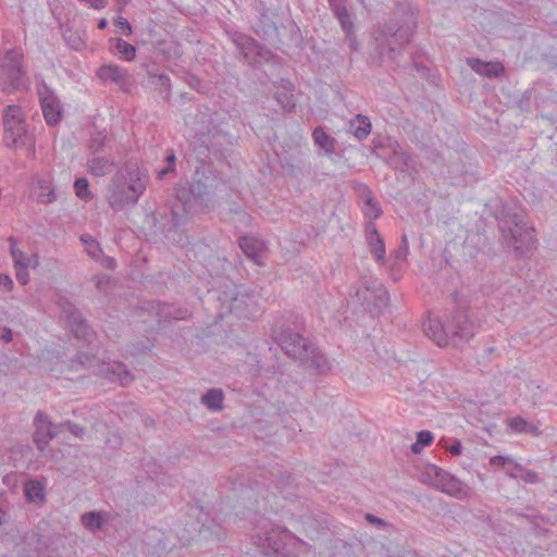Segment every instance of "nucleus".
<instances>
[{
	"instance_id": "nucleus-23",
	"label": "nucleus",
	"mask_w": 557,
	"mask_h": 557,
	"mask_svg": "<svg viewBox=\"0 0 557 557\" xmlns=\"http://www.w3.org/2000/svg\"><path fill=\"white\" fill-rule=\"evenodd\" d=\"M232 40L237 46V48L240 50L242 54L244 55V58L247 61H250V55L253 53L262 55L260 45L251 37L245 35V34L235 32L232 35Z\"/></svg>"
},
{
	"instance_id": "nucleus-50",
	"label": "nucleus",
	"mask_w": 557,
	"mask_h": 557,
	"mask_svg": "<svg viewBox=\"0 0 557 557\" xmlns=\"http://www.w3.org/2000/svg\"><path fill=\"white\" fill-rule=\"evenodd\" d=\"M345 41L347 42L349 49L351 51H358L360 48V44L357 39L355 30H351L349 33H345Z\"/></svg>"
},
{
	"instance_id": "nucleus-36",
	"label": "nucleus",
	"mask_w": 557,
	"mask_h": 557,
	"mask_svg": "<svg viewBox=\"0 0 557 557\" xmlns=\"http://www.w3.org/2000/svg\"><path fill=\"white\" fill-rule=\"evenodd\" d=\"M148 77L156 79L153 82L156 88L159 90V92L162 95L163 99L165 101L170 100L171 97V81L168 75L164 74H157L150 70L147 71Z\"/></svg>"
},
{
	"instance_id": "nucleus-57",
	"label": "nucleus",
	"mask_w": 557,
	"mask_h": 557,
	"mask_svg": "<svg viewBox=\"0 0 557 557\" xmlns=\"http://www.w3.org/2000/svg\"><path fill=\"white\" fill-rule=\"evenodd\" d=\"M166 161L169 162L170 165L168 168H165V169L160 171V173H159L160 177H163L166 173L173 171V164H174V161H175L174 153H171V154L166 156Z\"/></svg>"
},
{
	"instance_id": "nucleus-60",
	"label": "nucleus",
	"mask_w": 557,
	"mask_h": 557,
	"mask_svg": "<svg viewBox=\"0 0 557 557\" xmlns=\"http://www.w3.org/2000/svg\"><path fill=\"white\" fill-rule=\"evenodd\" d=\"M70 45L72 48L78 50L83 46V41L81 40V38L75 37L72 41H70Z\"/></svg>"
},
{
	"instance_id": "nucleus-40",
	"label": "nucleus",
	"mask_w": 557,
	"mask_h": 557,
	"mask_svg": "<svg viewBox=\"0 0 557 557\" xmlns=\"http://www.w3.org/2000/svg\"><path fill=\"white\" fill-rule=\"evenodd\" d=\"M25 495L28 500L30 502H37V500H44V486L38 481H29L25 484Z\"/></svg>"
},
{
	"instance_id": "nucleus-41",
	"label": "nucleus",
	"mask_w": 557,
	"mask_h": 557,
	"mask_svg": "<svg viewBox=\"0 0 557 557\" xmlns=\"http://www.w3.org/2000/svg\"><path fill=\"white\" fill-rule=\"evenodd\" d=\"M108 143V136L104 132H97L91 135L88 149L91 153L100 152L104 149Z\"/></svg>"
},
{
	"instance_id": "nucleus-1",
	"label": "nucleus",
	"mask_w": 557,
	"mask_h": 557,
	"mask_svg": "<svg viewBox=\"0 0 557 557\" xmlns=\"http://www.w3.org/2000/svg\"><path fill=\"white\" fill-rule=\"evenodd\" d=\"M416 27V10L411 7H396L391 17L379 25L374 33L375 49L379 55L394 61L396 50H400L409 44Z\"/></svg>"
},
{
	"instance_id": "nucleus-32",
	"label": "nucleus",
	"mask_w": 557,
	"mask_h": 557,
	"mask_svg": "<svg viewBox=\"0 0 557 557\" xmlns=\"http://www.w3.org/2000/svg\"><path fill=\"white\" fill-rule=\"evenodd\" d=\"M174 532L182 545H189L198 532L197 523L193 520L181 521L174 525Z\"/></svg>"
},
{
	"instance_id": "nucleus-61",
	"label": "nucleus",
	"mask_w": 557,
	"mask_h": 557,
	"mask_svg": "<svg viewBox=\"0 0 557 557\" xmlns=\"http://www.w3.org/2000/svg\"><path fill=\"white\" fill-rule=\"evenodd\" d=\"M519 474H520V472L518 470H516L515 468L510 471H507V475L512 479H519Z\"/></svg>"
},
{
	"instance_id": "nucleus-43",
	"label": "nucleus",
	"mask_w": 557,
	"mask_h": 557,
	"mask_svg": "<svg viewBox=\"0 0 557 557\" xmlns=\"http://www.w3.org/2000/svg\"><path fill=\"white\" fill-rule=\"evenodd\" d=\"M277 27L275 23L269 17L267 13H262L260 17V25L256 28V33L265 37L272 33H276Z\"/></svg>"
},
{
	"instance_id": "nucleus-6",
	"label": "nucleus",
	"mask_w": 557,
	"mask_h": 557,
	"mask_svg": "<svg viewBox=\"0 0 557 557\" xmlns=\"http://www.w3.org/2000/svg\"><path fill=\"white\" fill-rule=\"evenodd\" d=\"M212 191V185L207 184L201 178H194L188 187H182L177 190V200L182 203L184 214H181L176 208H172V216L175 225H180L186 221L194 205L201 203Z\"/></svg>"
},
{
	"instance_id": "nucleus-44",
	"label": "nucleus",
	"mask_w": 557,
	"mask_h": 557,
	"mask_svg": "<svg viewBox=\"0 0 557 557\" xmlns=\"http://www.w3.org/2000/svg\"><path fill=\"white\" fill-rule=\"evenodd\" d=\"M275 99L277 103L281 106L282 110L285 112H292L295 108V99L294 95L289 91H277L275 94Z\"/></svg>"
},
{
	"instance_id": "nucleus-16",
	"label": "nucleus",
	"mask_w": 557,
	"mask_h": 557,
	"mask_svg": "<svg viewBox=\"0 0 557 557\" xmlns=\"http://www.w3.org/2000/svg\"><path fill=\"white\" fill-rule=\"evenodd\" d=\"M99 374L111 382L120 383L122 386L129 385L134 380L126 366L117 361L103 364L99 370Z\"/></svg>"
},
{
	"instance_id": "nucleus-20",
	"label": "nucleus",
	"mask_w": 557,
	"mask_h": 557,
	"mask_svg": "<svg viewBox=\"0 0 557 557\" xmlns=\"http://www.w3.org/2000/svg\"><path fill=\"white\" fill-rule=\"evenodd\" d=\"M438 491L461 500L471 496V488L448 472L444 476Z\"/></svg>"
},
{
	"instance_id": "nucleus-26",
	"label": "nucleus",
	"mask_w": 557,
	"mask_h": 557,
	"mask_svg": "<svg viewBox=\"0 0 557 557\" xmlns=\"http://www.w3.org/2000/svg\"><path fill=\"white\" fill-rule=\"evenodd\" d=\"M87 172L94 176L102 177L111 173L115 162L107 157H91L86 163Z\"/></svg>"
},
{
	"instance_id": "nucleus-45",
	"label": "nucleus",
	"mask_w": 557,
	"mask_h": 557,
	"mask_svg": "<svg viewBox=\"0 0 557 557\" xmlns=\"http://www.w3.org/2000/svg\"><path fill=\"white\" fill-rule=\"evenodd\" d=\"M81 240L85 244L86 250L89 256L97 258L101 252L99 243L95 240L90 235H83Z\"/></svg>"
},
{
	"instance_id": "nucleus-54",
	"label": "nucleus",
	"mask_w": 557,
	"mask_h": 557,
	"mask_svg": "<svg viewBox=\"0 0 557 557\" xmlns=\"http://www.w3.org/2000/svg\"><path fill=\"white\" fill-rule=\"evenodd\" d=\"M408 252H409V244H408L407 236L404 235L401 237V245H400L399 249L395 252V257L397 259H405L406 256L408 255Z\"/></svg>"
},
{
	"instance_id": "nucleus-8",
	"label": "nucleus",
	"mask_w": 557,
	"mask_h": 557,
	"mask_svg": "<svg viewBox=\"0 0 557 557\" xmlns=\"http://www.w3.org/2000/svg\"><path fill=\"white\" fill-rule=\"evenodd\" d=\"M277 344L281 349L292 359L306 360V356L312 352L313 343L298 332L287 327L281 331Z\"/></svg>"
},
{
	"instance_id": "nucleus-4",
	"label": "nucleus",
	"mask_w": 557,
	"mask_h": 557,
	"mask_svg": "<svg viewBox=\"0 0 557 557\" xmlns=\"http://www.w3.org/2000/svg\"><path fill=\"white\" fill-rule=\"evenodd\" d=\"M498 225L507 244L516 251L524 253L533 247L534 228L528 225L522 211L507 212L500 218Z\"/></svg>"
},
{
	"instance_id": "nucleus-24",
	"label": "nucleus",
	"mask_w": 557,
	"mask_h": 557,
	"mask_svg": "<svg viewBox=\"0 0 557 557\" xmlns=\"http://www.w3.org/2000/svg\"><path fill=\"white\" fill-rule=\"evenodd\" d=\"M32 195L36 201L40 203H51L57 199V194L51 182L46 178L36 181L32 188Z\"/></svg>"
},
{
	"instance_id": "nucleus-58",
	"label": "nucleus",
	"mask_w": 557,
	"mask_h": 557,
	"mask_svg": "<svg viewBox=\"0 0 557 557\" xmlns=\"http://www.w3.org/2000/svg\"><path fill=\"white\" fill-rule=\"evenodd\" d=\"M462 445L459 441H456L454 444H451L448 448L449 453L454 456H458L461 454Z\"/></svg>"
},
{
	"instance_id": "nucleus-49",
	"label": "nucleus",
	"mask_w": 557,
	"mask_h": 557,
	"mask_svg": "<svg viewBox=\"0 0 557 557\" xmlns=\"http://www.w3.org/2000/svg\"><path fill=\"white\" fill-rule=\"evenodd\" d=\"M397 156L406 170L416 171L417 161L414 157L405 151L398 152Z\"/></svg>"
},
{
	"instance_id": "nucleus-46",
	"label": "nucleus",
	"mask_w": 557,
	"mask_h": 557,
	"mask_svg": "<svg viewBox=\"0 0 557 557\" xmlns=\"http://www.w3.org/2000/svg\"><path fill=\"white\" fill-rule=\"evenodd\" d=\"M59 426L60 429L65 428L73 436L77 438H83L86 433V429L84 426L70 420L61 422Z\"/></svg>"
},
{
	"instance_id": "nucleus-31",
	"label": "nucleus",
	"mask_w": 557,
	"mask_h": 557,
	"mask_svg": "<svg viewBox=\"0 0 557 557\" xmlns=\"http://www.w3.org/2000/svg\"><path fill=\"white\" fill-rule=\"evenodd\" d=\"M252 541L261 548H269L277 552L281 547V541L278 540L277 532L273 528L271 530H265L263 533L253 535Z\"/></svg>"
},
{
	"instance_id": "nucleus-18",
	"label": "nucleus",
	"mask_w": 557,
	"mask_h": 557,
	"mask_svg": "<svg viewBox=\"0 0 557 557\" xmlns=\"http://www.w3.org/2000/svg\"><path fill=\"white\" fill-rule=\"evenodd\" d=\"M352 188L360 195L367 206L363 210L364 216L369 219V222H373V220L382 214V209L375 200L373 193L366 184L360 182H354Z\"/></svg>"
},
{
	"instance_id": "nucleus-52",
	"label": "nucleus",
	"mask_w": 557,
	"mask_h": 557,
	"mask_svg": "<svg viewBox=\"0 0 557 557\" xmlns=\"http://www.w3.org/2000/svg\"><path fill=\"white\" fill-rule=\"evenodd\" d=\"M364 519L372 525H375L376 528H380V529H383V528H386L388 525V522L372 515V513H367L364 516Z\"/></svg>"
},
{
	"instance_id": "nucleus-56",
	"label": "nucleus",
	"mask_w": 557,
	"mask_h": 557,
	"mask_svg": "<svg viewBox=\"0 0 557 557\" xmlns=\"http://www.w3.org/2000/svg\"><path fill=\"white\" fill-rule=\"evenodd\" d=\"M0 286H3L7 290H12L13 281L12 278L3 273H0Z\"/></svg>"
},
{
	"instance_id": "nucleus-48",
	"label": "nucleus",
	"mask_w": 557,
	"mask_h": 557,
	"mask_svg": "<svg viewBox=\"0 0 557 557\" xmlns=\"http://www.w3.org/2000/svg\"><path fill=\"white\" fill-rule=\"evenodd\" d=\"M89 183L85 177L77 178L74 183V188L77 197L81 199H88L90 193L88 190Z\"/></svg>"
},
{
	"instance_id": "nucleus-53",
	"label": "nucleus",
	"mask_w": 557,
	"mask_h": 557,
	"mask_svg": "<svg viewBox=\"0 0 557 557\" xmlns=\"http://www.w3.org/2000/svg\"><path fill=\"white\" fill-rule=\"evenodd\" d=\"M417 442L422 446H428L433 442V434L430 431H420L417 435Z\"/></svg>"
},
{
	"instance_id": "nucleus-30",
	"label": "nucleus",
	"mask_w": 557,
	"mask_h": 557,
	"mask_svg": "<svg viewBox=\"0 0 557 557\" xmlns=\"http://www.w3.org/2000/svg\"><path fill=\"white\" fill-rule=\"evenodd\" d=\"M372 131V124L368 116L357 114L349 122V133H351L357 139H366Z\"/></svg>"
},
{
	"instance_id": "nucleus-59",
	"label": "nucleus",
	"mask_w": 557,
	"mask_h": 557,
	"mask_svg": "<svg viewBox=\"0 0 557 557\" xmlns=\"http://www.w3.org/2000/svg\"><path fill=\"white\" fill-rule=\"evenodd\" d=\"M1 339L4 342V343H10L12 342L13 339V333H12V330L9 329V327H2V335H1Z\"/></svg>"
},
{
	"instance_id": "nucleus-28",
	"label": "nucleus",
	"mask_w": 557,
	"mask_h": 557,
	"mask_svg": "<svg viewBox=\"0 0 557 557\" xmlns=\"http://www.w3.org/2000/svg\"><path fill=\"white\" fill-rule=\"evenodd\" d=\"M108 520L109 513L106 511H88L81 516V523L92 533L102 529Z\"/></svg>"
},
{
	"instance_id": "nucleus-63",
	"label": "nucleus",
	"mask_w": 557,
	"mask_h": 557,
	"mask_svg": "<svg viewBox=\"0 0 557 557\" xmlns=\"http://www.w3.org/2000/svg\"><path fill=\"white\" fill-rule=\"evenodd\" d=\"M107 26H108V21H107L106 18H101V20L98 22V28H100V29H104Z\"/></svg>"
},
{
	"instance_id": "nucleus-9",
	"label": "nucleus",
	"mask_w": 557,
	"mask_h": 557,
	"mask_svg": "<svg viewBox=\"0 0 557 557\" xmlns=\"http://www.w3.org/2000/svg\"><path fill=\"white\" fill-rule=\"evenodd\" d=\"M450 337L455 346L471 339L478 325L469 317L467 309H457L448 318Z\"/></svg>"
},
{
	"instance_id": "nucleus-55",
	"label": "nucleus",
	"mask_w": 557,
	"mask_h": 557,
	"mask_svg": "<svg viewBox=\"0 0 557 557\" xmlns=\"http://www.w3.org/2000/svg\"><path fill=\"white\" fill-rule=\"evenodd\" d=\"M509 462H511V459L504 456H494L490 460V463L493 467H504L506 463Z\"/></svg>"
},
{
	"instance_id": "nucleus-62",
	"label": "nucleus",
	"mask_w": 557,
	"mask_h": 557,
	"mask_svg": "<svg viewBox=\"0 0 557 557\" xmlns=\"http://www.w3.org/2000/svg\"><path fill=\"white\" fill-rule=\"evenodd\" d=\"M421 446H422V445H420L418 442L413 443V444L411 445V450H412V453H414V454L420 453V451H421Z\"/></svg>"
},
{
	"instance_id": "nucleus-47",
	"label": "nucleus",
	"mask_w": 557,
	"mask_h": 557,
	"mask_svg": "<svg viewBox=\"0 0 557 557\" xmlns=\"http://www.w3.org/2000/svg\"><path fill=\"white\" fill-rule=\"evenodd\" d=\"M515 469L520 472L519 479L525 483L534 484L539 482V474L535 471L524 469L520 465L516 463Z\"/></svg>"
},
{
	"instance_id": "nucleus-39",
	"label": "nucleus",
	"mask_w": 557,
	"mask_h": 557,
	"mask_svg": "<svg viewBox=\"0 0 557 557\" xmlns=\"http://www.w3.org/2000/svg\"><path fill=\"white\" fill-rule=\"evenodd\" d=\"M55 302L60 307L62 312L66 315L69 324L76 325V322L79 320L81 313L75 308V306L71 304L65 297L60 295L55 299Z\"/></svg>"
},
{
	"instance_id": "nucleus-51",
	"label": "nucleus",
	"mask_w": 557,
	"mask_h": 557,
	"mask_svg": "<svg viewBox=\"0 0 557 557\" xmlns=\"http://www.w3.org/2000/svg\"><path fill=\"white\" fill-rule=\"evenodd\" d=\"M114 24L121 28L122 33L125 36H129L132 34V25L128 23L126 18L119 16L114 18Z\"/></svg>"
},
{
	"instance_id": "nucleus-13",
	"label": "nucleus",
	"mask_w": 557,
	"mask_h": 557,
	"mask_svg": "<svg viewBox=\"0 0 557 557\" xmlns=\"http://www.w3.org/2000/svg\"><path fill=\"white\" fill-rule=\"evenodd\" d=\"M34 422L36 430L33 440L38 450L44 451L49 442L58 436L60 426L54 424L44 411L36 413Z\"/></svg>"
},
{
	"instance_id": "nucleus-25",
	"label": "nucleus",
	"mask_w": 557,
	"mask_h": 557,
	"mask_svg": "<svg viewBox=\"0 0 557 557\" xmlns=\"http://www.w3.org/2000/svg\"><path fill=\"white\" fill-rule=\"evenodd\" d=\"M330 8L333 14L338 20V23L344 33H349L355 30V24L352 22L351 15L348 12L345 3L342 0H329Z\"/></svg>"
},
{
	"instance_id": "nucleus-35",
	"label": "nucleus",
	"mask_w": 557,
	"mask_h": 557,
	"mask_svg": "<svg viewBox=\"0 0 557 557\" xmlns=\"http://www.w3.org/2000/svg\"><path fill=\"white\" fill-rule=\"evenodd\" d=\"M224 394L220 388H210L201 398L202 404L212 411L223 408Z\"/></svg>"
},
{
	"instance_id": "nucleus-14",
	"label": "nucleus",
	"mask_w": 557,
	"mask_h": 557,
	"mask_svg": "<svg viewBox=\"0 0 557 557\" xmlns=\"http://www.w3.org/2000/svg\"><path fill=\"white\" fill-rule=\"evenodd\" d=\"M97 76L103 82H113L122 90H127L132 84V77L127 70L116 64H104L97 71Z\"/></svg>"
},
{
	"instance_id": "nucleus-21",
	"label": "nucleus",
	"mask_w": 557,
	"mask_h": 557,
	"mask_svg": "<svg viewBox=\"0 0 557 557\" xmlns=\"http://www.w3.org/2000/svg\"><path fill=\"white\" fill-rule=\"evenodd\" d=\"M243 252L256 264H262L264 258V244L251 236H243L239 239Z\"/></svg>"
},
{
	"instance_id": "nucleus-37",
	"label": "nucleus",
	"mask_w": 557,
	"mask_h": 557,
	"mask_svg": "<svg viewBox=\"0 0 557 557\" xmlns=\"http://www.w3.org/2000/svg\"><path fill=\"white\" fill-rule=\"evenodd\" d=\"M508 425L513 432H517V433H529V434H534V435L540 434L537 426L530 423L522 417H515V418L509 419Z\"/></svg>"
},
{
	"instance_id": "nucleus-11",
	"label": "nucleus",
	"mask_w": 557,
	"mask_h": 557,
	"mask_svg": "<svg viewBox=\"0 0 557 557\" xmlns=\"http://www.w3.org/2000/svg\"><path fill=\"white\" fill-rule=\"evenodd\" d=\"M10 253L13 259L15 276L18 283L27 285L29 282L28 269H35L39 265V258L36 253L27 255L17 248V240L9 237Z\"/></svg>"
},
{
	"instance_id": "nucleus-19",
	"label": "nucleus",
	"mask_w": 557,
	"mask_h": 557,
	"mask_svg": "<svg viewBox=\"0 0 557 557\" xmlns=\"http://www.w3.org/2000/svg\"><path fill=\"white\" fill-rule=\"evenodd\" d=\"M366 239L370 252L374 256L377 262L385 263V244L373 222L366 224Z\"/></svg>"
},
{
	"instance_id": "nucleus-42",
	"label": "nucleus",
	"mask_w": 557,
	"mask_h": 557,
	"mask_svg": "<svg viewBox=\"0 0 557 557\" xmlns=\"http://www.w3.org/2000/svg\"><path fill=\"white\" fill-rule=\"evenodd\" d=\"M70 326L76 338H82L88 342L91 341V330L89 329L87 323L82 319V314L79 315V320L76 322V325L70 324Z\"/></svg>"
},
{
	"instance_id": "nucleus-27",
	"label": "nucleus",
	"mask_w": 557,
	"mask_h": 557,
	"mask_svg": "<svg viewBox=\"0 0 557 557\" xmlns=\"http://www.w3.org/2000/svg\"><path fill=\"white\" fill-rule=\"evenodd\" d=\"M312 139L317 147H319L326 156L335 152L337 141L334 137L329 135L323 126H318L312 132Z\"/></svg>"
},
{
	"instance_id": "nucleus-7",
	"label": "nucleus",
	"mask_w": 557,
	"mask_h": 557,
	"mask_svg": "<svg viewBox=\"0 0 557 557\" xmlns=\"http://www.w3.org/2000/svg\"><path fill=\"white\" fill-rule=\"evenodd\" d=\"M223 301H228V310L238 318L250 319L259 311V295L246 286H236L234 290L224 292Z\"/></svg>"
},
{
	"instance_id": "nucleus-33",
	"label": "nucleus",
	"mask_w": 557,
	"mask_h": 557,
	"mask_svg": "<svg viewBox=\"0 0 557 557\" xmlns=\"http://www.w3.org/2000/svg\"><path fill=\"white\" fill-rule=\"evenodd\" d=\"M447 472L435 465H428L421 473L423 483L438 490Z\"/></svg>"
},
{
	"instance_id": "nucleus-64",
	"label": "nucleus",
	"mask_w": 557,
	"mask_h": 557,
	"mask_svg": "<svg viewBox=\"0 0 557 557\" xmlns=\"http://www.w3.org/2000/svg\"><path fill=\"white\" fill-rule=\"evenodd\" d=\"M101 285H103V280H102V278H101V280H99V281H98V283H97V286H98L99 288L101 287Z\"/></svg>"
},
{
	"instance_id": "nucleus-17",
	"label": "nucleus",
	"mask_w": 557,
	"mask_h": 557,
	"mask_svg": "<svg viewBox=\"0 0 557 557\" xmlns=\"http://www.w3.org/2000/svg\"><path fill=\"white\" fill-rule=\"evenodd\" d=\"M466 62L473 72L483 77L497 78L505 73L504 65L498 61H483L479 58H468Z\"/></svg>"
},
{
	"instance_id": "nucleus-15",
	"label": "nucleus",
	"mask_w": 557,
	"mask_h": 557,
	"mask_svg": "<svg viewBox=\"0 0 557 557\" xmlns=\"http://www.w3.org/2000/svg\"><path fill=\"white\" fill-rule=\"evenodd\" d=\"M423 330L425 335L440 347L447 346L451 339L448 321L446 322V325H444L440 319L429 317L423 323Z\"/></svg>"
},
{
	"instance_id": "nucleus-34",
	"label": "nucleus",
	"mask_w": 557,
	"mask_h": 557,
	"mask_svg": "<svg viewBox=\"0 0 557 557\" xmlns=\"http://www.w3.org/2000/svg\"><path fill=\"white\" fill-rule=\"evenodd\" d=\"M110 45L112 51L125 61H132L136 57L135 46L121 38L110 39Z\"/></svg>"
},
{
	"instance_id": "nucleus-2",
	"label": "nucleus",
	"mask_w": 557,
	"mask_h": 557,
	"mask_svg": "<svg viewBox=\"0 0 557 557\" xmlns=\"http://www.w3.org/2000/svg\"><path fill=\"white\" fill-rule=\"evenodd\" d=\"M149 176L137 162L128 161L116 171L108 186L107 201L114 211L138 202L147 187Z\"/></svg>"
},
{
	"instance_id": "nucleus-12",
	"label": "nucleus",
	"mask_w": 557,
	"mask_h": 557,
	"mask_svg": "<svg viewBox=\"0 0 557 557\" xmlns=\"http://www.w3.org/2000/svg\"><path fill=\"white\" fill-rule=\"evenodd\" d=\"M37 94L46 122L49 125H57L63 115V108L60 99L44 82L38 84Z\"/></svg>"
},
{
	"instance_id": "nucleus-29",
	"label": "nucleus",
	"mask_w": 557,
	"mask_h": 557,
	"mask_svg": "<svg viewBox=\"0 0 557 557\" xmlns=\"http://www.w3.org/2000/svg\"><path fill=\"white\" fill-rule=\"evenodd\" d=\"M198 535L206 542L221 541L225 537V530L216 520L212 519L198 529Z\"/></svg>"
},
{
	"instance_id": "nucleus-5",
	"label": "nucleus",
	"mask_w": 557,
	"mask_h": 557,
	"mask_svg": "<svg viewBox=\"0 0 557 557\" xmlns=\"http://www.w3.org/2000/svg\"><path fill=\"white\" fill-rule=\"evenodd\" d=\"M354 289L352 298L371 313H380L388 305L387 289L372 275L361 276Z\"/></svg>"
},
{
	"instance_id": "nucleus-38",
	"label": "nucleus",
	"mask_w": 557,
	"mask_h": 557,
	"mask_svg": "<svg viewBox=\"0 0 557 557\" xmlns=\"http://www.w3.org/2000/svg\"><path fill=\"white\" fill-rule=\"evenodd\" d=\"M55 302L60 307L62 312L66 315L69 324L76 325V322L79 320L81 313L75 308V306L71 304L65 297L60 295L55 299Z\"/></svg>"
},
{
	"instance_id": "nucleus-10",
	"label": "nucleus",
	"mask_w": 557,
	"mask_h": 557,
	"mask_svg": "<svg viewBox=\"0 0 557 557\" xmlns=\"http://www.w3.org/2000/svg\"><path fill=\"white\" fill-rule=\"evenodd\" d=\"M23 53L17 49H11L5 52L1 69L4 82L15 90L24 85L25 71L22 66Z\"/></svg>"
},
{
	"instance_id": "nucleus-3",
	"label": "nucleus",
	"mask_w": 557,
	"mask_h": 557,
	"mask_svg": "<svg viewBox=\"0 0 557 557\" xmlns=\"http://www.w3.org/2000/svg\"><path fill=\"white\" fill-rule=\"evenodd\" d=\"M3 143L8 148L25 149L27 156H35V138L28 131L18 106H8L3 112Z\"/></svg>"
},
{
	"instance_id": "nucleus-22",
	"label": "nucleus",
	"mask_w": 557,
	"mask_h": 557,
	"mask_svg": "<svg viewBox=\"0 0 557 557\" xmlns=\"http://www.w3.org/2000/svg\"><path fill=\"white\" fill-rule=\"evenodd\" d=\"M305 358L306 360H301L300 364L306 369L313 370L319 374H324L331 370V362L314 344L312 345V352H309Z\"/></svg>"
}]
</instances>
